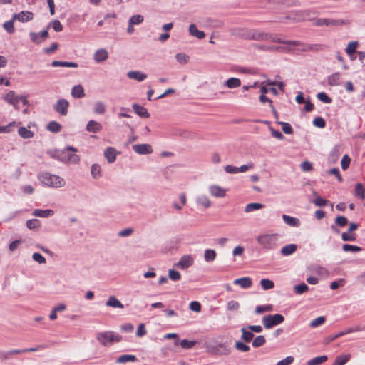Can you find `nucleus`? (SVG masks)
<instances>
[{
    "label": "nucleus",
    "mask_w": 365,
    "mask_h": 365,
    "mask_svg": "<svg viewBox=\"0 0 365 365\" xmlns=\"http://www.w3.org/2000/svg\"><path fill=\"white\" fill-rule=\"evenodd\" d=\"M328 359L327 356H320L314 357L312 359L307 361V365H320L326 362Z\"/></svg>",
    "instance_id": "33"
},
{
    "label": "nucleus",
    "mask_w": 365,
    "mask_h": 365,
    "mask_svg": "<svg viewBox=\"0 0 365 365\" xmlns=\"http://www.w3.org/2000/svg\"><path fill=\"white\" fill-rule=\"evenodd\" d=\"M351 359L350 354H342L340 356H338L333 365H344L346 363H347Z\"/></svg>",
    "instance_id": "32"
},
{
    "label": "nucleus",
    "mask_w": 365,
    "mask_h": 365,
    "mask_svg": "<svg viewBox=\"0 0 365 365\" xmlns=\"http://www.w3.org/2000/svg\"><path fill=\"white\" fill-rule=\"evenodd\" d=\"M284 320V317L280 314H275L274 315H266L262 319V323L265 328L270 329L274 326L282 323Z\"/></svg>",
    "instance_id": "7"
},
{
    "label": "nucleus",
    "mask_w": 365,
    "mask_h": 365,
    "mask_svg": "<svg viewBox=\"0 0 365 365\" xmlns=\"http://www.w3.org/2000/svg\"><path fill=\"white\" fill-rule=\"evenodd\" d=\"M241 332H242L241 339L242 341H244L246 343H249L252 340V339L254 337V334H253L252 331H251L250 330H249L245 327H242L241 329Z\"/></svg>",
    "instance_id": "25"
},
{
    "label": "nucleus",
    "mask_w": 365,
    "mask_h": 365,
    "mask_svg": "<svg viewBox=\"0 0 365 365\" xmlns=\"http://www.w3.org/2000/svg\"><path fill=\"white\" fill-rule=\"evenodd\" d=\"M69 103L66 99H60L54 106V109L56 112L60 113L61 115H66L68 113V108Z\"/></svg>",
    "instance_id": "11"
},
{
    "label": "nucleus",
    "mask_w": 365,
    "mask_h": 365,
    "mask_svg": "<svg viewBox=\"0 0 365 365\" xmlns=\"http://www.w3.org/2000/svg\"><path fill=\"white\" fill-rule=\"evenodd\" d=\"M106 111V107L103 102L98 101L94 105V112L96 114H103Z\"/></svg>",
    "instance_id": "43"
},
{
    "label": "nucleus",
    "mask_w": 365,
    "mask_h": 365,
    "mask_svg": "<svg viewBox=\"0 0 365 365\" xmlns=\"http://www.w3.org/2000/svg\"><path fill=\"white\" fill-rule=\"evenodd\" d=\"M317 98L321 101L325 103H331L332 100L331 98H329L325 93L321 92L317 94Z\"/></svg>",
    "instance_id": "56"
},
{
    "label": "nucleus",
    "mask_w": 365,
    "mask_h": 365,
    "mask_svg": "<svg viewBox=\"0 0 365 365\" xmlns=\"http://www.w3.org/2000/svg\"><path fill=\"white\" fill-rule=\"evenodd\" d=\"M47 128L53 133H58L61 130V125L56 121H52L48 123Z\"/></svg>",
    "instance_id": "41"
},
{
    "label": "nucleus",
    "mask_w": 365,
    "mask_h": 365,
    "mask_svg": "<svg viewBox=\"0 0 365 365\" xmlns=\"http://www.w3.org/2000/svg\"><path fill=\"white\" fill-rule=\"evenodd\" d=\"M133 108L139 116L145 118L149 117V113L147 109L145 108L144 107L139 106L138 104L134 103L133 105Z\"/></svg>",
    "instance_id": "24"
},
{
    "label": "nucleus",
    "mask_w": 365,
    "mask_h": 365,
    "mask_svg": "<svg viewBox=\"0 0 365 365\" xmlns=\"http://www.w3.org/2000/svg\"><path fill=\"white\" fill-rule=\"evenodd\" d=\"M234 284L240 286L242 288L247 289L252 286V282L250 277H242L236 279L234 281Z\"/></svg>",
    "instance_id": "19"
},
{
    "label": "nucleus",
    "mask_w": 365,
    "mask_h": 365,
    "mask_svg": "<svg viewBox=\"0 0 365 365\" xmlns=\"http://www.w3.org/2000/svg\"><path fill=\"white\" fill-rule=\"evenodd\" d=\"M358 45L359 44L356 41H352L348 44L347 47L346 48V53L350 56L351 60L356 59V56H354V54L356 51Z\"/></svg>",
    "instance_id": "20"
},
{
    "label": "nucleus",
    "mask_w": 365,
    "mask_h": 365,
    "mask_svg": "<svg viewBox=\"0 0 365 365\" xmlns=\"http://www.w3.org/2000/svg\"><path fill=\"white\" fill-rule=\"evenodd\" d=\"M345 284V280L340 279L337 281H334L331 283L330 288L333 290L337 289L339 287H343Z\"/></svg>",
    "instance_id": "55"
},
{
    "label": "nucleus",
    "mask_w": 365,
    "mask_h": 365,
    "mask_svg": "<svg viewBox=\"0 0 365 365\" xmlns=\"http://www.w3.org/2000/svg\"><path fill=\"white\" fill-rule=\"evenodd\" d=\"M169 278L173 281H178L181 279V274L179 272L170 269L168 272Z\"/></svg>",
    "instance_id": "49"
},
{
    "label": "nucleus",
    "mask_w": 365,
    "mask_h": 365,
    "mask_svg": "<svg viewBox=\"0 0 365 365\" xmlns=\"http://www.w3.org/2000/svg\"><path fill=\"white\" fill-rule=\"evenodd\" d=\"M97 339L104 346H107L113 341L118 342L120 339L118 335L115 334L113 332L108 331L104 333H99L97 335Z\"/></svg>",
    "instance_id": "9"
},
{
    "label": "nucleus",
    "mask_w": 365,
    "mask_h": 365,
    "mask_svg": "<svg viewBox=\"0 0 365 365\" xmlns=\"http://www.w3.org/2000/svg\"><path fill=\"white\" fill-rule=\"evenodd\" d=\"M264 207V205L261 203H249L245 207L246 212H250L254 210H259Z\"/></svg>",
    "instance_id": "39"
},
{
    "label": "nucleus",
    "mask_w": 365,
    "mask_h": 365,
    "mask_svg": "<svg viewBox=\"0 0 365 365\" xmlns=\"http://www.w3.org/2000/svg\"><path fill=\"white\" fill-rule=\"evenodd\" d=\"M284 222L289 226L298 227L300 225V221L298 218L292 217L287 215H282Z\"/></svg>",
    "instance_id": "22"
},
{
    "label": "nucleus",
    "mask_w": 365,
    "mask_h": 365,
    "mask_svg": "<svg viewBox=\"0 0 365 365\" xmlns=\"http://www.w3.org/2000/svg\"><path fill=\"white\" fill-rule=\"evenodd\" d=\"M235 346L237 351H240L242 352H247L250 349V348L248 345L245 344V343H243L242 341H236Z\"/></svg>",
    "instance_id": "42"
},
{
    "label": "nucleus",
    "mask_w": 365,
    "mask_h": 365,
    "mask_svg": "<svg viewBox=\"0 0 365 365\" xmlns=\"http://www.w3.org/2000/svg\"><path fill=\"white\" fill-rule=\"evenodd\" d=\"M91 174L95 178H99L101 176V167L97 164L93 165L91 168Z\"/></svg>",
    "instance_id": "57"
},
{
    "label": "nucleus",
    "mask_w": 365,
    "mask_h": 365,
    "mask_svg": "<svg viewBox=\"0 0 365 365\" xmlns=\"http://www.w3.org/2000/svg\"><path fill=\"white\" fill-rule=\"evenodd\" d=\"M34 18V14L31 11H21L18 14L13 16V20L18 19L21 22H26L32 20Z\"/></svg>",
    "instance_id": "14"
},
{
    "label": "nucleus",
    "mask_w": 365,
    "mask_h": 365,
    "mask_svg": "<svg viewBox=\"0 0 365 365\" xmlns=\"http://www.w3.org/2000/svg\"><path fill=\"white\" fill-rule=\"evenodd\" d=\"M53 213L52 210H35L33 212V215L41 217H48L52 216Z\"/></svg>",
    "instance_id": "31"
},
{
    "label": "nucleus",
    "mask_w": 365,
    "mask_h": 365,
    "mask_svg": "<svg viewBox=\"0 0 365 365\" xmlns=\"http://www.w3.org/2000/svg\"><path fill=\"white\" fill-rule=\"evenodd\" d=\"M294 289V292L297 294H302L307 292L309 289V287L306 284H301L296 285Z\"/></svg>",
    "instance_id": "48"
},
{
    "label": "nucleus",
    "mask_w": 365,
    "mask_h": 365,
    "mask_svg": "<svg viewBox=\"0 0 365 365\" xmlns=\"http://www.w3.org/2000/svg\"><path fill=\"white\" fill-rule=\"evenodd\" d=\"M260 284L264 290L272 289L274 286V282L267 279H262Z\"/></svg>",
    "instance_id": "45"
},
{
    "label": "nucleus",
    "mask_w": 365,
    "mask_h": 365,
    "mask_svg": "<svg viewBox=\"0 0 365 365\" xmlns=\"http://www.w3.org/2000/svg\"><path fill=\"white\" fill-rule=\"evenodd\" d=\"M143 21V16L141 15H134L133 16L130 20L129 23L130 24H139Z\"/></svg>",
    "instance_id": "59"
},
{
    "label": "nucleus",
    "mask_w": 365,
    "mask_h": 365,
    "mask_svg": "<svg viewBox=\"0 0 365 365\" xmlns=\"http://www.w3.org/2000/svg\"><path fill=\"white\" fill-rule=\"evenodd\" d=\"M38 180L45 185L53 187H62L65 185V180L60 176L51 175L43 172L38 175Z\"/></svg>",
    "instance_id": "3"
},
{
    "label": "nucleus",
    "mask_w": 365,
    "mask_h": 365,
    "mask_svg": "<svg viewBox=\"0 0 365 365\" xmlns=\"http://www.w3.org/2000/svg\"><path fill=\"white\" fill-rule=\"evenodd\" d=\"M71 95L74 98H83L85 96L84 89L82 86H75L71 91Z\"/></svg>",
    "instance_id": "27"
},
{
    "label": "nucleus",
    "mask_w": 365,
    "mask_h": 365,
    "mask_svg": "<svg viewBox=\"0 0 365 365\" xmlns=\"http://www.w3.org/2000/svg\"><path fill=\"white\" fill-rule=\"evenodd\" d=\"M342 240L344 241H355L356 239V235L352 232H344L341 235Z\"/></svg>",
    "instance_id": "52"
},
{
    "label": "nucleus",
    "mask_w": 365,
    "mask_h": 365,
    "mask_svg": "<svg viewBox=\"0 0 365 365\" xmlns=\"http://www.w3.org/2000/svg\"><path fill=\"white\" fill-rule=\"evenodd\" d=\"M266 343V339L264 336H257L252 341V346L255 348L260 347Z\"/></svg>",
    "instance_id": "40"
},
{
    "label": "nucleus",
    "mask_w": 365,
    "mask_h": 365,
    "mask_svg": "<svg viewBox=\"0 0 365 365\" xmlns=\"http://www.w3.org/2000/svg\"><path fill=\"white\" fill-rule=\"evenodd\" d=\"M135 152L139 154H150L153 152L151 145L149 144H137L133 146Z\"/></svg>",
    "instance_id": "13"
},
{
    "label": "nucleus",
    "mask_w": 365,
    "mask_h": 365,
    "mask_svg": "<svg viewBox=\"0 0 365 365\" xmlns=\"http://www.w3.org/2000/svg\"><path fill=\"white\" fill-rule=\"evenodd\" d=\"M190 35L197 37L199 39L205 38V34L203 31H199L195 24H191L189 28Z\"/></svg>",
    "instance_id": "26"
},
{
    "label": "nucleus",
    "mask_w": 365,
    "mask_h": 365,
    "mask_svg": "<svg viewBox=\"0 0 365 365\" xmlns=\"http://www.w3.org/2000/svg\"><path fill=\"white\" fill-rule=\"evenodd\" d=\"M297 249V246L294 244H289L283 247L281 253L284 256H287L294 253Z\"/></svg>",
    "instance_id": "28"
},
{
    "label": "nucleus",
    "mask_w": 365,
    "mask_h": 365,
    "mask_svg": "<svg viewBox=\"0 0 365 365\" xmlns=\"http://www.w3.org/2000/svg\"><path fill=\"white\" fill-rule=\"evenodd\" d=\"M102 125L99 123L97 121H95L93 120H91L88 121L87 125H86V130L87 131L90 133H98L102 130Z\"/></svg>",
    "instance_id": "16"
},
{
    "label": "nucleus",
    "mask_w": 365,
    "mask_h": 365,
    "mask_svg": "<svg viewBox=\"0 0 365 365\" xmlns=\"http://www.w3.org/2000/svg\"><path fill=\"white\" fill-rule=\"evenodd\" d=\"M4 99L12 105L15 109L19 110L20 106L19 103H22L23 106H26L28 104V101L25 96H17L16 93L13 91H9L6 96H4Z\"/></svg>",
    "instance_id": "5"
},
{
    "label": "nucleus",
    "mask_w": 365,
    "mask_h": 365,
    "mask_svg": "<svg viewBox=\"0 0 365 365\" xmlns=\"http://www.w3.org/2000/svg\"><path fill=\"white\" fill-rule=\"evenodd\" d=\"M19 134L21 137L25 139L31 138L34 136V133L29 129L21 127L19 129Z\"/></svg>",
    "instance_id": "38"
},
{
    "label": "nucleus",
    "mask_w": 365,
    "mask_h": 365,
    "mask_svg": "<svg viewBox=\"0 0 365 365\" xmlns=\"http://www.w3.org/2000/svg\"><path fill=\"white\" fill-rule=\"evenodd\" d=\"M175 58L177 61L180 63H186L189 58L188 56L182 53H178Z\"/></svg>",
    "instance_id": "63"
},
{
    "label": "nucleus",
    "mask_w": 365,
    "mask_h": 365,
    "mask_svg": "<svg viewBox=\"0 0 365 365\" xmlns=\"http://www.w3.org/2000/svg\"><path fill=\"white\" fill-rule=\"evenodd\" d=\"M217 254L214 250L207 249L205 251L204 258L207 262H213L216 258Z\"/></svg>",
    "instance_id": "36"
},
{
    "label": "nucleus",
    "mask_w": 365,
    "mask_h": 365,
    "mask_svg": "<svg viewBox=\"0 0 365 365\" xmlns=\"http://www.w3.org/2000/svg\"><path fill=\"white\" fill-rule=\"evenodd\" d=\"M14 20L12 19L11 21H6L3 25L4 28L9 34H13L15 31L14 26Z\"/></svg>",
    "instance_id": "51"
},
{
    "label": "nucleus",
    "mask_w": 365,
    "mask_h": 365,
    "mask_svg": "<svg viewBox=\"0 0 365 365\" xmlns=\"http://www.w3.org/2000/svg\"><path fill=\"white\" fill-rule=\"evenodd\" d=\"M249 38L255 41H269L282 43L286 45V49L297 53L300 51H317L322 47L320 45H309L297 41H284L276 34H265L257 31H251L249 34Z\"/></svg>",
    "instance_id": "1"
},
{
    "label": "nucleus",
    "mask_w": 365,
    "mask_h": 365,
    "mask_svg": "<svg viewBox=\"0 0 365 365\" xmlns=\"http://www.w3.org/2000/svg\"><path fill=\"white\" fill-rule=\"evenodd\" d=\"M225 85L229 88H235L240 87L241 85V81L237 78H230L227 80Z\"/></svg>",
    "instance_id": "34"
},
{
    "label": "nucleus",
    "mask_w": 365,
    "mask_h": 365,
    "mask_svg": "<svg viewBox=\"0 0 365 365\" xmlns=\"http://www.w3.org/2000/svg\"><path fill=\"white\" fill-rule=\"evenodd\" d=\"M343 250L345 252H359L361 250V248L360 247L352 245H348L345 244L343 245Z\"/></svg>",
    "instance_id": "50"
},
{
    "label": "nucleus",
    "mask_w": 365,
    "mask_h": 365,
    "mask_svg": "<svg viewBox=\"0 0 365 365\" xmlns=\"http://www.w3.org/2000/svg\"><path fill=\"white\" fill-rule=\"evenodd\" d=\"M50 26L54 29V31L59 32L63 30V26L58 20H54L50 23Z\"/></svg>",
    "instance_id": "62"
},
{
    "label": "nucleus",
    "mask_w": 365,
    "mask_h": 365,
    "mask_svg": "<svg viewBox=\"0 0 365 365\" xmlns=\"http://www.w3.org/2000/svg\"><path fill=\"white\" fill-rule=\"evenodd\" d=\"M40 221L37 219L29 220L26 222V226L30 230L38 228L40 227Z\"/></svg>",
    "instance_id": "46"
},
{
    "label": "nucleus",
    "mask_w": 365,
    "mask_h": 365,
    "mask_svg": "<svg viewBox=\"0 0 365 365\" xmlns=\"http://www.w3.org/2000/svg\"><path fill=\"white\" fill-rule=\"evenodd\" d=\"M108 58V53L106 49L101 48L96 51L94 60L97 63H101L106 61Z\"/></svg>",
    "instance_id": "17"
},
{
    "label": "nucleus",
    "mask_w": 365,
    "mask_h": 365,
    "mask_svg": "<svg viewBox=\"0 0 365 365\" xmlns=\"http://www.w3.org/2000/svg\"><path fill=\"white\" fill-rule=\"evenodd\" d=\"M197 202L203 207L207 208L210 206V201L206 196H201L197 199Z\"/></svg>",
    "instance_id": "54"
},
{
    "label": "nucleus",
    "mask_w": 365,
    "mask_h": 365,
    "mask_svg": "<svg viewBox=\"0 0 365 365\" xmlns=\"http://www.w3.org/2000/svg\"><path fill=\"white\" fill-rule=\"evenodd\" d=\"M51 66L53 67L62 66V67H71V68H77L78 65L74 62H66V61H53L51 63Z\"/></svg>",
    "instance_id": "30"
},
{
    "label": "nucleus",
    "mask_w": 365,
    "mask_h": 365,
    "mask_svg": "<svg viewBox=\"0 0 365 365\" xmlns=\"http://www.w3.org/2000/svg\"><path fill=\"white\" fill-rule=\"evenodd\" d=\"M317 14V11L312 9L296 10L289 14V18L296 21H310L313 20Z\"/></svg>",
    "instance_id": "4"
},
{
    "label": "nucleus",
    "mask_w": 365,
    "mask_h": 365,
    "mask_svg": "<svg viewBox=\"0 0 365 365\" xmlns=\"http://www.w3.org/2000/svg\"><path fill=\"white\" fill-rule=\"evenodd\" d=\"M354 195L362 200L365 197V187L361 183H357L355 187Z\"/></svg>",
    "instance_id": "35"
},
{
    "label": "nucleus",
    "mask_w": 365,
    "mask_h": 365,
    "mask_svg": "<svg viewBox=\"0 0 365 365\" xmlns=\"http://www.w3.org/2000/svg\"><path fill=\"white\" fill-rule=\"evenodd\" d=\"M196 343L197 342L195 341H188L187 339H183L180 341V346L183 349H191L196 344Z\"/></svg>",
    "instance_id": "53"
},
{
    "label": "nucleus",
    "mask_w": 365,
    "mask_h": 365,
    "mask_svg": "<svg viewBox=\"0 0 365 365\" xmlns=\"http://www.w3.org/2000/svg\"><path fill=\"white\" fill-rule=\"evenodd\" d=\"M116 150L112 147L107 148L104 151V156L110 163H113L116 159Z\"/></svg>",
    "instance_id": "18"
},
{
    "label": "nucleus",
    "mask_w": 365,
    "mask_h": 365,
    "mask_svg": "<svg viewBox=\"0 0 365 365\" xmlns=\"http://www.w3.org/2000/svg\"><path fill=\"white\" fill-rule=\"evenodd\" d=\"M30 37L34 43L39 44L48 37V33L47 31H43L39 33L31 32Z\"/></svg>",
    "instance_id": "12"
},
{
    "label": "nucleus",
    "mask_w": 365,
    "mask_h": 365,
    "mask_svg": "<svg viewBox=\"0 0 365 365\" xmlns=\"http://www.w3.org/2000/svg\"><path fill=\"white\" fill-rule=\"evenodd\" d=\"M350 21L343 19H317L314 20V24L317 26H336L349 24Z\"/></svg>",
    "instance_id": "8"
},
{
    "label": "nucleus",
    "mask_w": 365,
    "mask_h": 365,
    "mask_svg": "<svg viewBox=\"0 0 365 365\" xmlns=\"http://www.w3.org/2000/svg\"><path fill=\"white\" fill-rule=\"evenodd\" d=\"M353 331H354V330L353 329H348L347 330H346L344 331H341V332L338 333L337 334L329 336L327 338V340H328V341H332L339 337L343 336L344 335H345L346 334L351 333Z\"/></svg>",
    "instance_id": "44"
},
{
    "label": "nucleus",
    "mask_w": 365,
    "mask_h": 365,
    "mask_svg": "<svg viewBox=\"0 0 365 365\" xmlns=\"http://www.w3.org/2000/svg\"><path fill=\"white\" fill-rule=\"evenodd\" d=\"M350 162H351V158L347 155H345L342 158L341 161V168L344 170H346L349 168Z\"/></svg>",
    "instance_id": "58"
},
{
    "label": "nucleus",
    "mask_w": 365,
    "mask_h": 365,
    "mask_svg": "<svg viewBox=\"0 0 365 365\" xmlns=\"http://www.w3.org/2000/svg\"><path fill=\"white\" fill-rule=\"evenodd\" d=\"M313 123L315 126L323 128L326 125L325 120L321 117H317L314 118Z\"/></svg>",
    "instance_id": "61"
},
{
    "label": "nucleus",
    "mask_w": 365,
    "mask_h": 365,
    "mask_svg": "<svg viewBox=\"0 0 365 365\" xmlns=\"http://www.w3.org/2000/svg\"><path fill=\"white\" fill-rule=\"evenodd\" d=\"M194 259L191 255H187L181 257L180 261L175 264V267L186 269L193 264Z\"/></svg>",
    "instance_id": "10"
},
{
    "label": "nucleus",
    "mask_w": 365,
    "mask_h": 365,
    "mask_svg": "<svg viewBox=\"0 0 365 365\" xmlns=\"http://www.w3.org/2000/svg\"><path fill=\"white\" fill-rule=\"evenodd\" d=\"M325 321L326 319L324 317H319L311 322L310 327L312 328L317 327L318 326L323 324Z\"/></svg>",
    "instance_id": "47"
},
{
    "label": "nucleus",
    "mask_w": 365,
    "mask_h": 365,
    "mask_svg": "<svg viewBox=\"0 0 365 365\" xmlns=\"http://www.w3.org/2000/svg\"><path fill=\"white\" fill-rule=\"evenodd\" d=\"M329 85L334 86H338L341 83V74L339 73H335L328 77Z\"/></svg>",
    "instance_id": "29"
},
{
    "label": "nucleus",
    "mask_w": 365,
    "mask_h": 365,
    "mask_svg": "<svg viewBox=\"0 0 365 365\" xmlns=\"http://www.w3.org/2000/svg\"><path fill=\"white\" fill-rule=\"evenodd\" d=\"M130 79H135L138 81H143L147 78V75L140 71H129L127 74Z\"/></svg>",
    "instance_id": "23"
},
{
    "label": "nucleus",
    "mask_w": 365,
    "mask_h": 365,
    "mask_svg": "<svg viewBox=\"0 0 365 365\" xmlns=\"http://www.w3.org/2000/svg\"><path fill=\"white\" fill-rule=\"evenodd\" d=\"M106 304L108 307L113 308L123 309L124 307L123 304L114 296L110 297L107 300Z\"/></svg>",
    "instance_id": "21"
},
{
    "label": "nucleus",
    "mask_w": 365,
    "mask_h": 365,
    "mask_svg": "<svg viewBox=\"0 0 365 365\" xmlns=\"http://www.w3.org/2000/svg\"><path fill=\"white\" fill-rule=\"evenodd\" d=\"M279 237L278 233H263L258 235L256 240L262 248L272 250L277 247Z\"/></svg>",
    "instance_id": "2"
},
{
    "label": "nucleus",
    "mask_w": 365,
    "mask_h": 365,
    "mask_svg": "<svg viewBox=\"0 0 365 365\" xmlns=\"http://www.w3.org/2000/svg\"><path fill=\"white\" fill-rule=\"evenodd\" d=\"M209 190L210 194L215 197H223L226 195V190L218 186V185H211L209 187Z\"/></svg>",
    "instance_id": "15"
},
{
    "label": "nucleus",
    "mask_w": 365,
    "mask_h": 365,
    "mask_svg": "<svg viewBox=\"0 0 365 365\" xmlns=\"http://www.w3.org/2000/svg\"><path fill=\"white\" fill-rule=\"evenodd\" d=\"M207 351L212 354L227 356L231 353V348L227 343H217L215 345L207 346Z\"/></svg>",
    "instance_id": "6"
},
{
    "label": "nucleus",
    "mask_w": 365,
    "mask_h": 365,
    "mask_svg": "<svg viewBox=\"0 0 365 365\" xmlns=\"http://www.w3.org/2000/svg\"><path fill=\"white\" fill-rule=\"evenodd\" d=\"M294 361V357L293 356H287L283 360L279 361L277 362V365H290Z\"/></svg>",
    "instance_id": "64"
},
{
    "label": "nucleus",
    "mask_w": 365,
    "mask_h": 365,
    "mask_svg": "<svg viewBox=\"0 0 365 365\" xmlns=\"http://www.w3.org/2000/svg\"><path fill=\"white\" fill-rule=\"evenodd\" d=\"M137 360V358L134 355L130 354H125L122 355L117 359V362L118 363H125L128 361L134 362Z\"/></svg>",
    "instance_id": "37"
},
{
    "label": "nucleus",
    "mask_w": 365,
    "mask_h": 365,
    "mask_svg": "<svg viewBox=\"0 0 365 365\" xmlns=\"http://www.w3.org/2000/svg\"><path fill=\"white\" fill-rule=\"evenodd\" d=\"M279 124L282 125V130L286 134H292L293 133V129L289 123L280 122Z\"/></svg>",
    "instance_id": "60"
}]
</instances>
